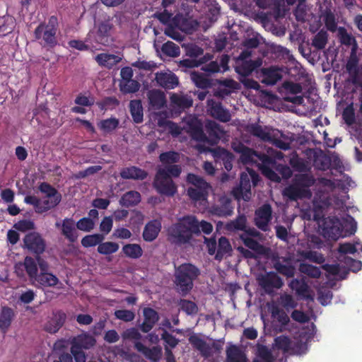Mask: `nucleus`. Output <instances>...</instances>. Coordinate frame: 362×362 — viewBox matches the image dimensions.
I'll return each mask as SVG.
<instances>
[{
  "label": "nucleus",
  "mask_w": 362,
  "mask_h": 362,
  "mask_svg": "<svg viewBox=\"0 0 362 362\" xmlns=\"http://www.w3.org/2000/svg\"><path fill=\"white\" fill-rule=\"evenodd\" d=\"M160 221L153 219L148 221L144 226L142 236L145 241L152 242L157 238L161 230Z\"/></svg>",
  "instance_id": "obj_25"
},
{
  "label": "nucleus",
  "mask_w": 362,
  "mask_h": 362,
  "mask_svg": "<svg viewBox=\"0 0 362 362\" xmlns=\"http://www.w3.org/2000/svg\"><path fill=\"white\" fill-rule=\"evenodd\" d=\"M21 267H24L28 276L31 280H35V278L39 274L37 273L38 269L37 260L36 259H35L32 257L26 256L24 259L23 263H20L16 265V272L18 276L23 274V270L21 271V273L18 272V269Z\"/></svg>",
  "instance_id": "obj_22"
},
{
  "label": "nucleus",
  "mask_w": 362,
  "mask_h": 362,
  "mask_svg": "<svg viewBox=\"0 0 362 362\" xmlns=\"http://www.w3.org/2000/svg\"><path fill=\"white\" fill-rule=\"evenodd\" d=\"M227 362H247L245 353L236 345H230L226 350Z\"/></svg>",
  "instance_id": "obj_36"
},
{
  "label": "nucleus",
  "mask_w": 362,
  "mask_h": 362,
  "mask_svg": "<svg viewBox=\"0 0 362 362\" xmlns=\"http://www.w3.org/2000/svg\"><path fill=\"white\" fill-rule=\"evenodd\" d=\"M273 267L277 273L286 276V278H292L296 273V268L292 264L290 259L287 257L273 258Z\"/></svg>",
  "instance_id": "obj_11"
},
{
  "label": "nucleus",
  "mask_w": 362,
  "mask_h": 362,
  "mask_svg": "<svg viewBox=\"0 0 362 362\" xmlns=\"http://www.w3.org/2000/svg\"><path fill=\"white\" fill-rule=\"evenodd\" d=\"M66 318V315L63 311H57L47 323L45 326L46 331L52 334L56 333L63 326Z\"/></svg>",
  "instance_id": "obj_30"
},
{
  "label": "nucleus",
  "mask_w": 362,
  "mask_h": 362,
  "mask_svg": "<svg viewBox=\"0 0 362 362\" xmlns=\"http://www.w3.org/2000/svg\"><path fill=\"white\" fill-rule=\"evenodd\" d=\"M58 25L57 16H52L49 18L47 23H40L35 29L34 37L42 47L49 49L57 45Z\"/></svg>",
  "instance_id": "obj_5"
},
{
  "label": "nucleus",
  "mask_w": 362,
  "mask_h": 362,
  "mask_svg": "<svg viewBox=\"0 0 362 362\" xmlns=\"http://www.w3.org/2000/svg\"><path fill=\"white\" fill-rule=\"evenodd\" d=\"M170 103L174 108H177L179 110H185L192 106L193 100L191 96L187 95L173 93L170 96Z\"/></svg>",
  "instance_id": "obj_32"
},
{
  "label": "nucleus",
  "mask_w": 362,
  "mask_h": 362,
  "mask_svg": "<svg viewBox=\"0 0 362 362\" xmlns=\"http://www.w3.org/2000/svg\"><path fill=\"white\" fill-rule=\"evenodd\" d=\"M15 27V20L12 16H4L0 17V36L11 33Z\"/></svg>",
  "instance_id": "obj_44"
},
{
  "label": "nucleus",
  "mask_w": 362,
  "mask_h": 362,
  "mask_svg": "<svg viewBox=\"0 0 362 362\" xmlns=\"http://www.w3.org/2000/svg\"><path fill=\"white\" fill-rule=\"evenodd\" d=\"M129 111L134 122L141 123L144 120V110L140 100H132L129 103Z\"/></svg>",
  "instance_id": "obj_38"
},
{
  "label": "nucleus",
  "mask_w": 362,
  "mask_h": 362,
  "mask_svg": "<svg viewBox=\"0 0 362 362\" xmlns=\"http://www.w3.org/2000/svg\"><path fill=\"white\" fill-rule=\"evenodd\" d=\"M272 206L265 204L255 211V223L256 226L262 231L267 232L269 230V223L272 220Z\"/></svg>",
  "instance_id": "obj_8"
},
{
  "label": "nucleus",
  "mask_w": 362,
  "mask_h": 362,
  "mask_svg": "<svg viewBox=\"0 0 362 362\" xmlns=\"http://www.w3.org/2000/svg\"><path fill=\"white\" fill-rule=\"evenodd\" d=\"M119 124V120L116 117H110L101 120L98 124V128L105 134L111 133L115 130Z\"/></svg>",
  "instance_id": "obj_46"
},
{
  "label": "nucleus",
  "mask_w": 362,
  "mask_h": 362,
  "mask_svg": "<svg viewBox=\"0 0 362 362\" xmlns=\"http://www.w3.org/2000/svg\"><path fill=\"white\" fill-rule=\"evenodd\" d=\"M23 240V247L35 256L41 255L45 250V241L38 233L30 232L24 236Z\"/></svg>",
  "instance_id": "obj_6"
},
{
  "label": "nucleus",
  "mask_w": 362,
  "mask_h": 362,
  "mask_svg": "<svg viewBox=\"0 0 362 362\" xmlns=\"http://www.w3.org/2000/svg\"><path fill=\"white\" fill-rule=\"evenodd\" d=\"M149 105L154 110H160L166 104L165 93L156 89L151 90L147 93Z\"/></svg>",
  "instance_id": "obj_28"
},
{
  "label": "nucleus",
  "mask_w": 362,
  "mask_h": 362,
  "mask_svg": "<svg viewBox=\"0 0 362 362\" xmlns=\"http://www.w3.org/2000/svg\"><path fill=\"white\" fill-rule=\"evenodd\" d=\"M144 322L139 326V329L144 333L149 332L159 320V315L157 311L151 308L143 309Z\"/></svg>",
  "instance_id": "obj_14"
},
{
  "label": "nucleus",
  "mask_w": 362,
  "mask_h": 362,
  "mask_svg": "<svg viewBox=\"0 0 362 362\" xmlns=\"http://www.w3.org/2000/svg\"><path fill=\"white\" fill-rule=\"evenodd\" d=\"M62 200L52 198H45L42 201L40 199L39 214L47 212L55 208Z\"/></svg>",
  "instance_id": "obj_58"
},
{
  "label": "nucleus",
  "mask_w": 362,
  "mask_h": 362,
  "mask_svg": "<svg viewBox=\"0 0 362 362\" xmlns=\"http://www.w3.org/2000/svg\"><path fill=\"white\" fill-rule=\"evenodd\" d=\"M155 79L160 86L165 89H173L179 83L178 78L173 73L158 72Z\"/></svg>",
  "instance_id": "obj_27"
},
{
  "label": "nucleus",
  "mask_w": 362,
  "mask_h": 362,
  "mask_svg": "<svg viewBox=\"0 0 362 362\" xmlns=\"http://www.w3.org/2000/svg\"><path fill=\"white\" fill-rule=\"evenodd\" d=\"M179 305L180 306V309L186 313L187 315H192L197 314L198 312L197 305L192 300L180 299Z\"/></svg>",
  "instance_id": "obj_55"
},
{
  "label": "nucleus",
  "mask_w": 362,
  "mask_h": 362,
  "mask_svg": "<svg viewBox=\"0 0 362 362\" xmlns=\"http://www.w3.org/2000/svg\"><path fill=\"white\" fill-rule=\"evenodd\" d=\"M141 202V194L136 191H129L124 194L119 204L124 207L134 206Z\"/></svg>",
  "instance_id": "obj_39"
},
{
  "label": "nucleus",
  "mask_w": 362,
  "mask_h": 362,
  "mask_svg": "<svg viewBox=\"0 0 362 362\" xmlns=\"http://www.w3.org/2000/svg\"><path fill=\"white\" fill-rule=\"evenodd\" d=\"M324 230L326 234L332 240H337L341 237H344L343 224L339 218L333 217L325 221L324 223Z\"/></svg>",
  "instance_id": "obj_13"
},
{
  "label": "nucleus",
  "mask_w": 362,
  "mask_h": 362,
  "mask_svg": "<svg viewBox=\"0 0 362 362\" xmlns=\"http://www.w3.org/2000/svg\"><path fill=\"white\" fill-rule=\"evenodd\" d=\"M328 41V34L327 31L320 30L313 37L312 46L317 50L324 49Z\"/></svg>",
  "instance_id": "obj_48"
},
{
  "label": "nucleus",
  "mask_w": 362,
  "mask_h": 362,
  "mask_svg": "<svg viewBox=\"0 0 362 362\" xmlns=\"http://www.w3.org/2000/svg\"><path fill=\"white\" fill-rule=\"evenodd\" d=\"M208 105L209 107V112L210 115L222 122H229L231 116L228 110L225 109L222 104L219 102H215L213 100L208 101Z\"/></svg>",
  "instance_id": "obj_17"
},
{
  "label": "nucleus",
  "mask_w": 362,
  "mask_h": 362,
  "mask_svg": "<svg viewBox=\"0 0 362 362\" xmlns=\"http://www.w3.org/2000/svg\"><path fill=\"white\" fill-rule=\"evenodd\" d=\"M55 226L61 229V234L71 243L76 242L78 234L73 218H65L62 223L57 222Z\"/></svg>",
  "instance_id": "obj_10"
},
{
  "label": "nucleus",
  "mask_w": 362,
  "mask_h": 362,
  "mask_svg": "<svg viewBox=\"0 0 362 362\" xmlns=\"http://www.w3.org/2000/svg\"><path fill=\"white\" fill-rule=\"evenodd\" d=\"M232 252L231 245L227 238L221 236L218 239V248L215 255L216 260H222L226 255H230Z\"/></svg>",
  "instance_id": "obj_37"
},
{
  "label": "nucleus",
  "mask_w": 362,
  "mask_h": 362,
  "mask_svg": "<svg viewBox=\"0 0 362 362\" xmlns=\"http://www.w3.org/2000/svg\"><path fill=\"white\" fill-rule=\"evenodd\" d=\"M124 255L131 259H139L143 255V250L140 245L136 243L126 244L122 247Z\"/></svg>",
  "instance_id": "obj_41"
},
{
  "label": "nucleus",
  "mask_w": 362,
  "mask_h": 362,
  "mask_svg": "<svg viewBox=\"0 0 362 362\" xmlns=\"http://www.w3.org/2000/svg\"><path fill=\"white\" fill-rule=\"evenodd\" d=\"M342 118L349 126L354 124L356 122L355 110L354 104L351 103L348 105L343 110Z\"/></svg>",
  "instance_id": "obj_57"
},
{
  "label": "nucleus",
  "mask_w": 362,
  "mask_h": 362,
  "mask_svg": "<svg viewBox=\"0 0 362 362\" xmlns=\"http://www.w3.org/2000/svg\"><path fill=\"white\" fill-rule=\"evenodd\" d=\"M95 339L89 334H81L74 337L71 342V348L78 350L89 349L95 344Z\"/></svg>",
  "instance_id": "obj_31"
},
{
  "label": "nucleus",
  "mask_w": 362,
  "mask_h": 362,
  "mask_svg": "<svg viewBox=\"0 0 362 362\" xmlns=\"http://www.w3.org/2000/svg\"><path fill=\"white\" fill-rule=\"evenodd\" d=\"M105 237L103 234H93V235H87L84 236L81 243L83 247H94L97 245H100V243L103 241Z\"/></svg>",
  "instance_id": "obj_49"
},
{
  "label": "nucleus",
  "mask_w": 362,
  "mask_h": 362,
  "mask_svg": "<svg viewBox=\"0 0 362 362\" xmlns=\"http://www.w3.org/2000/svg\"><path fill=\"white\" fill-rule=\"evenodd\" d=\"M187 132L191 137L197 141L204 142L207 139V136L203 130V125L200 120L193 118L187 123Z\"/></svg>",
  "instance_id": "obj_18"
},
{
  "label": "nucleus",
  "mask_w": 362,
  "mask_h": 362,
  "mask_svg": "<svg viewBox=\"0 0 362 362\" xmlns=\"http://www.w3.org/2000/svg\"><path fill=\"white\" fill-rule=\"evenodd\" d=\"M148 175L147 171L134 165L123 168L119 172L120 177L124 180H144Z\"/></svg>",
  "instance_id": "obj_21"
},
{
  "label": "nucleus",
  "mask_w": 362,
  "mask_h": 362,
  "mask_svg": "<svg viewBox=\"0 0 362 362\" xmlns=\"http://www.w3.org/2000/svg\"><path fill=\"white\" fill-rule=\"evenodd\" d=\"M274 341L276 348L282 350L284 353H287L291 349V341L286 336H279L275 338Z\"/></svg>",
  "instance_id": "obj_64"
},
{
  "label": "nucleus",
  "mask_w": 362,
  "mask_h": 362,
  "mask_svg": "<svg viewBox=\"0 0 362 362\" xmlns=\"http://www.w3.org/2000/svg\"><path fill=\"white\" fill-rule=\"evenodd\" d=\"M343 228H345L344 236L351 235L356 231V222L354 218L351 216L347 217L342 221Z\"/></svg>",
  "instance_id": "obj_62"
},
{
  "label": "nucleus",
  "mask_w": 362,
  "mask_h": 362,
  "mask_svg": "<svg viewBox=\"0 0 362 362\" xmlns=\"http://www.w3.org/2000/svg\"><path fill=\"white\" fill-rule=\"evenodd\" d=\"M134 346L151 362H158L162 356V349L160 346H157L148 348L140 341H134Z\"/></svg>",
  "instance_id": "obj_16"
},
{
  "label": "nucleus",
  "mask_w": 362,
  "mask_h": 362,
  "mask_svg": "<svg viewBox=\"0 0 362 362\" xmlns=\"http://www.w3.org/2000/svg\"><path fill=\"white\" fill-rule=\"evenodd\" d=\"M289 164L295 171L303 173L309 170L308 163L303 158H300L297 154L290 158Z\"/></svg>",
  "instance_id": "obj_50"
},
{
  "label": "nucleus",
  "mask_w": 362,
  "mask_h": 362,
  "mask_svg": "<svg viewBox=\"0 0 362 362\" xmlns=\"http://www.w3.org/2000/svg\"><path fill=\"white\" fill-rule=\"evenodd\" d=\"M119 250V245L114 242L100 243L98 246V252L107 255L116 252Z\"/></svg>",
  "instance_id": "obj_53"
},
{
  "label": "nucleus",
  "mask_w": 362,
  "mask_h": 362,
  "mask_svg": "<svg viewBox=\"0 0 362 362\" xmlns=\"http://www.w3.org/2000/svg\"><path fill=\"white\" fill-rule=\"evenodd\" d=\"M189 341L193 348L196 349L204 356H208L211 354L210 346L203 339L197 334H192L189 337Z\"/></svg>",
  "instance_id": "obj_35"
},
{
  "label": "nucleus",
  "mask_w": 362,
  "mask_h": 362,
  "mask_svg": "<svg viewBox=\"0 0 362 362\" xmlns=\"http://www.w3.org/2000/svg\"><path fill=\"white\" fill-rule=\"evenodd\" d=\"M246 222L247 220L245 216H239L234 221L227 224V228L230 230H245Z\"/></svg>",
  "instance_id": "obj_59"
},
{
  "label": "nucleus",
  "mask_w": 362,
  "mask_h": 362,
  "mask_svg": "<svg viewBox=\"0 0 362 362\" xmlns=\"http://www.w3.org/2000/svg\"><path fill=\"white\" fill-rule=\"evenodd\" d=\"M262 64V60L257 58L255 60L242 61L235 66V71L243 78L250 75L253 71L260 67Z\"/></svg>",
  "instance_id": "obj_23"
},
{
  "label": "nucleus",
  "mask_w": 362,
  "mask_h": 362,
  "mask_svg": "<svg viewBox=\"0 0 362 362\" xmlns=\"http://www.w3.org/2000/svg\"><path fill=\"white\" fill-rule=\"evenodd\" d=\"M218 153L223 160V164L226 170L230 171L233 168V155L224 148H220Z\"/></svg>",
  "instance_id": "obj_60"
},
{
  "label": "nucleus",
  "mask_w": 362,
  "mask_h": 362,
  "mask_svg": "<svg viewBox=\"0 0 362 362\" xmlns=\"http://www.w3.org/2000/svg\"><path fill=\"white\" fill-rule=\"evenodd\" d=\"M208 189L189 187L187 189V194L189 197L194 201H200L206 199L207 195Z\"/></svg>",
  "instance_id": "obj_63"
},
{
  "label": "nucleus",
  "mask_w": 362,
  "mask_h": 362,
  "mask_svg": "<svg viewBox=\"0 0 362 362\" xmlns=\"http://www.w3.org/2000/svg\"><path fill=\"white\" fill-rule=\"evenodd\" d=\"M298 269L300 273L314 279L320 278L322 274L319 267L308 263H300Z\"/></svg>",
  "instance_id": "obj_47"
},
{
  "label": "nucleus",
  "mask_w": 362,
  "mask_h": 362,
  "mask_svg": "<svg viewBox=\"0 0 362 362\" xmlns=\"http://www.w3.org/2000/svg\"><path fill=\"white\" fill-rule=\"evenodd\" d=\"M97 63L107 69H112L114 66L121 61V57L113 54L100 53L95 57Z\"/></svg>",
  "instance_id": "obj_34"
},
{
  "label": "nucleus",
  "mask_w": 362,
  "mask_h": 362,
  "mask_svg": "<svg viewBox=\"0 0 362 362\" xmlns=\"http://www.w3.org/2000/svg\"><path fill=\"white\" fill-rule=\"evenodd\" d=\"M245 130L253 136L259 138L264 141L272 139V136L269 132V127L267 126L262 127L258 123H252L248 124L245 127Z\"/></svg>",
  "instance_id": "obj_24"
},
{
  "label": "nucleus",
  "mask_w": 362,
  "mask_h": 362,
  "mask_svg": "<svg viewBox=\"0 0 362 362\" xmlns=\"http://www.w3.org/2000/svg\"><path fill=\"white\" fill-rule=\"evenodd\" d=\"M229 56L228 54H222L219 62L217 60L211 61L204 64L202 67V70L207 73L209 75L218 73L220 71L224 72L228 70Z\"/></svg>",
  "instance_id": "obj_15"
},
{
  "label": "nucleus",
  "mask_w": 362,
  "mask_h": 362,
  "mask_svg": "<svg viewBox=\"0 0 362 362\" xmlns=\"http://www.w3.org/2000/svg\"><path fill=\"white\" fill-rule=\"evenodd\" d=\"M16 317L14 310L7 305L2 306L0 310V331L6 333Z\"/></svg>",
  "instance_id": "obj_26"
},
{
  "label": "nucleus",
  "mask_w": 362,
  "mask_h": 362,
  "mask_svg": "<svg viewBox=\"0 0 362 362\" xmlns=\"http://www.w3.org/2000/svg\"><path fill=\"white\" fill-rule=\"evenodd\" d=\"M35 281L42 286L52 287L59 283V279L52 273H40Z\"/></svg>",
  "instance_id": "obj_42"
},
{
  "label": "nucleus",
  "mask_w": 362,
  "mask_h": 362,
  "mask_svg": "<svg viewBox=\"0 0 362 362\" xmlns=\"http://www.w3.org/2000/svg\"><path fill=\"white\" fill-rule=\"evenodd\" d=\"M240 239L247 247L257 254L264 255L266 253V247L252 238L247 236L246 234H242Z\"/></svg>",
  "instance_id": "obj_40"
},
{
  "label": "nucleus",
  "mask_w": 362,
  "mask_h": 362,
  "mask_svg": "<svg viewBox=\"0 0 362 362\" xmlns=\"http://www.w3.org/2000/svg\"><path fill=\"white\" fill-rule=\"evenodd\" d=\"M182 168L179 165H167L159 168L155 175L153 187L160 194L173 197L177 191V187L173 177H178Z\"/></svg>",
  "instance_id": "obj_2"
},
{
  "label": "nucleus",
  "mask_w": 362,
  "mask_h": 362,
  "mask_svg": "<svg viewBox=\"0 0 362 362\" xmlns=\"http://www.w3.org/2000/svg\"><path fill=\"white\" fill-rule=\"evenodd\" d=\"M190 77L195 86L199 88L206 89L212 85L211 80L207 78L203 73L193 71Z\"/></svg>",
  "instance_id": "obj_43"
},
{
  "label": "nucleus",
  "mask_w": 362,
  "mask_h": 362,
  "mask_svg": "<svg viewBox=\"0 0 362 362\" xmlns=\"http://www.w3.org/2000/svg\"><path fill=\"white\" fill-rule=\"evenodd\" d=\"M358 59L356 54V47H351V51L350 56L347 60L346 64V71L351 75L352 76V82L354 84H358L361 87H362V82H358Z\"/></svg>",
  "instance_id": "obj_20"
},
{
  "label": "nucleus",
  "mask_w": 362,
  "mask_h": 362,
  "mask_svg": "<svg viewBox=\"0 0 362 362\" xmlns=\"http://www.w3.org/2000/svg\"><path fill=\"white\" fill-rule=\"evenodd\" d=\"M212 230L211 223L204 220L199 221L194 215H186L168 227L167 239L175 245H186L190 244L194 237L199 236L202 232L209 235Z\"/></svg>",
  "instance_id": "obj_1"
},
{
  "label": "nucleus",
  "mask_w": 362,
  "mask_h": 362,
  "mask_svg": "<svg viewBox=\"0 0 362 362\" xmlns=\"http://www.w3.org/2000/svg\"><path fill=\"white\" fill-rule=\"evenodd\" d=\"M187 182L194 185L195 187L194 188L206 189L209 188V183H207L203 177L193 173H188L187 176Z\"/></svg>",
  "instance_id": "obj_54"
},
{
  "label": "nucleus",
  "mask_w": 362,
  "mask_h": 362,
  "mask_svg": "<svg viewBox=\"0 0 362 362\" xmlns=\"http://www.w3.org/2000/svg\"><path fill=\"white\" fill-rule=\"evenodd\" d=\"M159 160L165 166L174 165V163L179 162L180 155L177 152L170 151L160 153Z\"/></svg>",
  "instance_id": "obj_51"
},
{
  "label": "nucleus",
  "mask_w": 362,
  "mask_h": 362,
  "mask_svg": "<svg viewBox=\"0 0 362 362\" xmlns=\"http://www.w3.org/2000/svg\"><path fill=\"white\" fill-rule=\"evenodd\" d=\"M315 178L311 174H297L292 182L284 189L282 194L290 201L310 199L313 196L310 187L315 184Z\"/></svg>",
  "instance_id": "obj_3"
},
{
  "label": "nucleus",
  "mask_w": 362,
  "mask_h": 362,
  "mask_svg": "<svg viewBox=\"0 0 362 362\" xmlns=\"http://www.w3.org/2000/svg\"><path fill=\"white\" fill-rule=\"evenodd\" d=\"M140 83L133 79L121 82L120 90L124 93H134L137 92L140 88Z\"/></svg>",
  "instance_id": "obj_56"
},
{
  "label": "nucleus",
  "mask_w": 362,
  "mask_h": 362,
  "mask_svg": "<svg viewBox=\"0 0 362 362\" xmlns=\"http://www.w3.org/2000/svg\"><path fill=\"white\" fill-rule=\"evenodd\" d=\"M210 213L218 217H228L233 214V206L231 198L223 195L219 197L216 204L210 208Z\"/></svg>",
  "instance_id": "obj_7"
},
{
  "label": "nucleus",
  "mask_w": 362,
  "mask_h": 362,
  "mask_svg": "<svg viewBox=\"0 0 362 362\" xmlns=\"http://www.w3.org/2000/svg\"><path fill=\"white\" fill-rule=\"evenodd\" d=\"M162 330L161 339L164 341V346H167L170 349L175 348L179 344V339L166 329H162Z\"/></svg>",
  "instance_id": "obj_61"
},
{
  "label": "nucleus",
  "mask_w": 362,
  "mask_h": 362,
  "mask_svg": "<svg viewBox=\"0 0 362 362\" xmlns=\"http://www.w3.org/2000/svg\"><path fill=\"white\" fill-rule=\"evenodd\" d=\"M232 149L240 154V160L243 163H250L254 162V157L257 156L258 152L254 149L246 146L240 141L235 139L231 143Z\"/></svg>",
  "instance_id": "obj_12"
},
{
  "label": "nucleus",
  "mask_w": 362,
  "mask_h": 362,
  "mask_svg": "<svg viewBox=\"0 0 362 362\" xmlns=\"http://www.w3.org/2000/svg\"><path fill=\"white\" fill-rule=\"evenodd\" d=\"M38 189L40 192L45 195V198H52L62 200V194L55 187H54L48 182H41L38 186Z\"/></svg>",
  "instance_id": "obj_45"
},
{
  "label": "nucleus",
  "mask_w": 362,
  "mask_h": 362,
  "mask_svg": "<svg viewBox=\"0 0 362 362\" xmlns=\"http://www.w3.org/2000/svg\"><path fill=\"white\" fill-rule=\"evenodd\" d=\"M161 51L163 54L170 57H178L180 54V47L171 41L165 42L161 47Z\"/></svg>",
  "instance_id": "obj_52"
},
{
  "label": "nucleus",
  "mask_w": 362,
  "mask_h": 362,
  "mask_svg": "<svg viewBox=\"0 0 362 362\" xmlns=\"http://www.w3.org/2000/svg\"><path fill=\"white\" fill-rule=\"evenodd\" d=\"M199 269L190 263H184L175 268L174 284L182 296L187 295L193 288V281L198 277Z\"/></svg>",
  "instance_id": "obj_4"
},
{
  "label": "nucleus",
  "mask_w": 362,
  "mask_h": 362,
  "mask_svg": "<svg viewBox=\"0 0 362 362\" xmlns=\"http://www.w3.org/2000/svg\"><path fill=\"white\" fill-rule=\"evenodd\" d=\"M205 130L208 134L205 142L211 145L218 144L223 134V130L221 126L214 121H209L205 124Z\"/></svg>",
  "instance_id": "obj_19"
},
{
  "label": "nucleus",
  "mask_w": 362,
  "mask_h": 362,
  "mask_svg": "<svg viewBox=\"0 0 362 362\" xmlns=\"http://www.w3.org/2000/svg\"><path fill=\"white\" fill-rule=\"evenodd\" d=\"M261 74L262 76V83L267 85H274L281 78L279 69L274 66L262 68Z\"/></svg>",
  "instance_id": "obj_33"
},
{
  "label": "nucleus",
  "mask_w": 362,
  "mask_h": 362,
  "mask_svg": "<svg viewBox=\"0 0 362 362\" xmlns=\"http://www.w3.org/2000/svg\"><path fill=\"white\" fill-rule=\"evenodd\" d=\"M289 287L296 291V293L304 299L313 300L309 293V286L304 279H293L289 283Z\"/></svg>",
  "instance_id": "obj_29"
},
{
  "label": "nucleus",
  "mask_w": 362,
  "mask_h": 362,
  "mask_svg": "<svg viewBox=\"0 0 362 362\" xmlns=\"http://www.w3.org/2000/svg\"><path fill=\"white\" fill-rule=\"evenodd\" d=\"M259 284L267 293H270L274 288H281L284 281L277 273L269 272L259 278Z\"/></svg>",
  "instance_id": "obj_9"
}]
</instances>
